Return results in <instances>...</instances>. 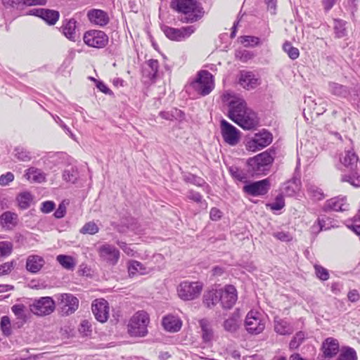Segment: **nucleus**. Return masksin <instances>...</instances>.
Masks as SVG:
<instances>
[{
	"label": "nucleus",
	"mask_w": 360,
	"mask_h": 360,
	"mask_svg": "<svg viewBox=\"0 0 360 360\" xmlns=\"http://www.w3.org/2000/svg\"><path fill=\"white\" fill-rule=\"evenodd\" d=\"M221 99L229 106V117L238 126L250 130L259 125L257 113L247 106L242 97L226 91L222 95Z\"/></svg>",
	"instance_id": "f257e3e1"
},
{
	"label": "nucleus",
	"mask_w": 360,
	"mask_h": 360,
	"mask_svg": "<svg viewBox=\"0 0 360 360\" xmlns=\"http://www.w3.org/2000/svg\"><path fill=\"white\" fill-rule=\"evenodd\" d=\"M171 8L184 15L181 18L183 22H196L203 14L196 0H172Z\"/></svg>",
	"instance_id": "f03ea898"
},
{
	"label": "nucleus",
	"mask_w": 360,
	"mask_h": 360,
	"mask_svg": "<svg viewBox=\"0 0 360 360\" xmlns=\"http://www.w3.org/2000/svg\"><path fill=\"white\" fill-rule=\"evenodd\" d=\"M190 86L197 94L205 96L214 88L213 75L207 70H200L198 72L195 79L191 82Z\"/></svg>",
	"instance_id": "7ed1b4c3"
},
{
	"label": "nucleus",
	"mask_w": 360,
	"mask_h": 360,
	"mask_svg": "<svg viewBox=\"0 0 360 360\" xmlns=\"http://www.w3.org/2000/svg\"><path fill=\"white\" fill-rule=\"evenodd\" d=\"M273 161L274 158L271 153L264 151L248 160V171L253 176L265 174Z\"/></svg>",
	"instance_id": "20e7f679"
},
{
	"label": "nucleus",
	"mask_w": 360,
	"mask_h": 360,
	"mask_svg": "<svg viewBox=\"0 0 360 360\" xmlns=\"http://www.w3.org/2000/svg\"><path fill=\"white\" fill-rule=\"evenodd\" d=\"M148 314L144 311L136 312L130 319L128 331L131 336L143 337L148 333Z\"/></svg>",
	"instance_id": "39448f33"
},
{
	"label": "nucleus",
	"mask_w": 360,
	"mask_h": 360,
	"mask_svg": "<svg viewBox=\"0 0 360 360\" xmlns=\"http://www.w3.org/2000/svg\"><path fill=\"white\" fill-rule=\"evenodd\" d=\"M202 288L200 282L183 281L177 287L178 296L184 301L193 300L200 296Z\"/></svg>",
	"instance_id": "423d86ee"
},
{
	"label": "nucleus",
	"mask_w": 360,
	"mask_h": 360,
	"mask_svg": "<svg viewBox=\"0 0 360 360\" xmlns=\"http://www.w3.org/2000/svg\"><path fill=\"white\" fill-rule=\"evenodd\" d=\"M97 252L100 260L110 266H115L120 258V250L113 245L107 243L101 245Z\"/></svg>",
	"instance_id": "0eeeda50"
},
{
	"label": "nucleus",
	"mask_w": 360,
	"mask_h": 360,
	"mask_svg": "<svg viewBox=\"0 0 360 360\" xmlns=\"http://www.w3.org/2000/svg\"><path fill=\"white\" fill-rule=\"evenodd\" d=\"M245 326L249 333L255 335L261 333L265 328L262 314L257 311H250L245 318Z\"/></svg>",
	"instance_id": "6e6552de"
},
{
	"label": "nucleus",
	"mask_w": 360,
	"mask_h": 360,
	"mask_svg": "<svg viewBox=\"0 0 360 360\" xmlns=\"http://www.w3.org/2000/svg\"><path fill=\"white\" fill-rule=\"evenodd\" d=\"M165 35L172 41H181L188 39L194 32L195 27L193 25L174 28L167 25L162 27Z\"/></svg>",
	"instance_id": "1a4fd4ad"
},
{
	"label": "nucleus",
	"mask_w": 360,
	"mask_h": 360,
	"mask_svg": "<svg viewBox=\"0 0 360 360\" xmlns=\"http://www.w3.org/2000/svg\"><path fill=\"white\" fill-rule=\"evenodd\" d=\"M272 134L267 130L263 129L255 134L254 136L247 142L246 148L250 151L255 152L269 146L272 142Z\"/></svg>",
	"instance_id": "9d476101"
},
{
	"label": "nucleus",
	"mask_w": 360,
	"mask_h": 360,
	"mask_svg": "<svg viewBox=\"0 0 360 360\" xmlns=\"http://www.w3.org/2000/svg\"><path fill=\"white\" fill-rule=\"evenodd\" d=\"M83 41L88 46L102 49L108 44V37L101 30H92L84 33Z\"/></svg>",
	"instance_id": "9b49d317"
},
{
	"label": "nucleus",
	"mask_w": 360,
	"mask_h": 360,
	"mask_svg": "<svg viewBox=\"0 0 360 360\" xmlns=\"http://www.w3.org/2000/svg\"><path fill=\"white\" fill-rule=\"evenodd\" d=\"M56 298L63 315L72 314L78 309L79 300L70 293L58 294Z\"/></svg>",
	"instance_id": "f8f14e48"
},
{
	"label": "nucleus",
	"mask_w": 360,
	"mask_h": 360,
	"mask_svg": "<svg viewBox=\"0 0 360 360\" xmlns=\"http://www.w3.org/2000/svg\"><path fill=\"white\" fill-rule=\"evenodd\" d=\"M56 308L54 300L51 297H43L34 300L30 305V310L38 316H45L51 314Z\"/></svg>",
	"instance_id": "ddd939ff"
},
{
	"label": "nucleus",
	"mask_w": 360,
	"mask_h": 360,
	"mask_svg": "<svg viewBox=\"0 0 360 360\" xmlns=\"http://www.w3.org/2000/svg\"><path fill=\"white\" fill-rule=\"evenodd\" d=\"M222 137L226 143L231 146H236L240 141V131L225 120L220 123Z\"/></svg>",
	"instance_id": "4468645a"
},
{
	"label": "nucleus",
	"mask_w": 360,
	"mask_h": 360,
	"mask_svg": "<svg viewBox=\"0 0 360 360\" xmlns=\"http://www.w3.org/2000/svg\"><path fill=\"white\" fill-rule=\"evenodd\" d=\"M349 209L346 196H336L327 200L322 207V210L328 212H345Z\"/></svg>",
	"instance_id": "2eb2a0df"
},
{
	"label": "nucleus",
	"mask_w": 360,
	"mask_h": 360,
	"mask_svg": "<svg viewBox=\"0 0 360 360\" xmlns=\"http://www.w3.org/2000/svg\"><path fill=\"white\" fill-rule=\"evenodd\" d=\"M270 189V181L268 179L250 183L243 186L245 193L252 196L264 195Z\"/></svg>",
	"instance_id": "dca6fc26"
},
{
	"label": "nucleus",
	"mask_w": 360,
	"mask_h": 360,
	"mask_svg": "<svg viewBox=\"0 0 360 360\" xmlns=\"http://www.w3.org/2000/svg\"><path fill=\"white\" fill-rule=\"evenodd\" d=\"M220 302L224 309H231L238 299L237 290L233 285H226L224 289L219 290Z\"/></svg>",
	"instance_id": "f3484780"
},
{
	"label": "nucleus",
	"mask_w": 360,
	"mask_h": 360,
	"mask_svg": "<svg viewBox=\"0 0 360 360\" xmlns=\"http://www.w3.org/2000/svg\"><path fill=\"white\" fill-rule=\"evenodd\" d=\"M92 312L97 321L104 323L109 316L108 303L104 299L96 300L92 303Z\"/></svg>",
	"instance_id": "a211bd4d"
},
{
	"label": "nucleus",
	"mask_w": 360,
	"mask_h": 360,
	"mask_svg": "<svg viewBox=\"0 0 360 360\" xmlns=\"http://www.w3.org/2000/svg\"><path fill=\"white\" fill-rule=\"evenodd\" d=\"M60 30L64 36L72 41H76L79 38L78 22L75 18L65 19Z\"/></svg>",
	"instance_id": "6ab92c4d"
},
{
	"label": "nucleus",
	"mask_w": 360,
	"mask_h": 360,
	"mask_svg": "<svg viewBox=\"0 0 360 360\" xmlns=\"http://www.w3.org/2000/svg\"><path fill=\"white\" fill-rule=\"evenodd\" d=\"M238 83L247 90L253 89L259 84V79L256 75L252 72L245 70L240 72Z\"/></svg>",
	"instance_id": "aec40b11"
},
{
	"label": "nucleus",
	"mask_w": 360,
	"mask_h": 360,
	"mask_svg": "<svg viewBox=\"0 0 360 360\" xmlns=\"http://www.w3.org/2000/svg\"><path fill=\"white\" fill-rule=\"evenodd\" d=\"M87 17L91 23L101 27L105 26L110 21L108 13L101 9L89 10Z\"/></svg>",
	"instance_id": "412c9836"
},
{
	"label": "nucleus",
	"mask_w": 360,
	"mask_h": 360,
	"mask_svg": "<svg viewBox=\"0 0 360 360\" xmlns=\"http://www.w3.org/2000/svg\"><path fill=\"white\" fill-rule=\"evenodd\" d=\"M159 70L158 60L150 59L146 62L143 68V77L147 80L146 82H154L157 77Z\"/></svg>",
	"instance_id": "4be33fe9"
},
{
	"label": "nucleus",
	"mask_w": 360,
	"mask_h": 360,
	"mask_svg": "<svg viewBox=\"0 0 360 360\" xmlns=\"http://www.w3.org/2000/svg\"><path fill=\"white\" fill-rule=\"evenodd\" d=\"M322 349L325 358L330 359L339 352V342L333 338H328L323 342Z\"/></svg>",
	"instance_id": "5701e85b"
},
{
	"label": "nucleus",
	"mask_w": 360,
	"mask_h": 360,
	"mask_svg": "<svg viewBox=\"0 0 360 360\" xmlns=\"http://www.w3.org/2000/svg\"><path fill=\"white\" fill-rule=\"evenodd\" d=\"M241 323V314L240 310L237 309L230 317L224 321V328L226 331L235 333Z\"/></svg>",
	"instance_id": "b1692460"
},
{
	"label": "nucleus",
	"mask_w": 360,
	"mask_h": 360,
	"mask_svg": "<svg viewBox=\"0 0 360 360\" xmlns=\"http://www.w3.org/2000/svg\"><path fill=\"white\" fill-rule=\"evenodd\" d=\"M164 328L169 332L175 333L180 330L182 326L181 319L174 315H167L162 319V321Z\"/></svg>",
	"instance_id": "393cba45"
},
{
	"label": "nucleus",
	"mask_w": 360,
	"mask_h": 360,
	"mask_svg": "<svg viewBox=\"0 0 360 360\" xmlns=\"http://www.w3.org/2000/svg\"><path fill=\"white\" fill-rule=\"evenodd\" d=\"M45 264L44 258L39 255H30L26 260V269L32 274L38 273Z\"/></svg>",
	"instance_id": "a878e982"
},
{
	"label": "nucleus",
	"mask_w": 360,
	"mask_h": 360,
	"mask_svg": "<svg viewBox=\"0 0 360 360\" xmlns=\"http://www.w3.org/2000/svg\"><path fill=\"white\" fill-rule=\"evenodd\" d=\"M300 180L297 178H292L283 184L282 194L286 196H293L300 191Z\"/></svg>",
	"instance_id": "bb28decb"
},
{
	"label": "nucleus",
	"mask_w": 360,
	"mask_h": 360,
	"mask_svg": "<svg viewBox=\"0 0 360 360\" xmlns=\"http://www.w3.org/2000/svg\"><path fill=\"white\" fill-rule=\"evenodd\" d=\"M0 222L4 228L11 229L15 227L18 222V214L10 211L4 212L0 216Z\"/></svg>",
	"instance_id": "cd10ccee"
},
{
	"label": "nucleus",
	"mask_w": 360,
	"mask_h": 360,
	"mask_svg": "<svg viewBox=\"0 0 360 360\" xmlns=\"http://www.w3.org/2000/svg\"><path fill=\"white\" fill-rule=\"evenodd\" d=\"M340 160L348 169H353L359 165V158L353 150L345 151Z\"/></svg>",
	"instance_id": "c85d7f7f"
},
{
	"label": "nucleus",
	"mask_w": 360,
	"mask_h": 360,
	"mask_svg": "<svg viewBox=\"0 0 360 360\" xmlns=\"http://www.w3.org/2000/svg\"><path fill=\"white\" fill-rule=\"evenodd\" d=\"M329 92L340 98H347L350 94L349 88L341 84L330 82L328 84Z\"/></svg>",
	"instance_id": "c756f323"
},
{
	"label": "nucleus",
	"mask_w": 360,
	"mask_h": 360,
	"mask_svg": "<svg viewBox=\"0 0 360 360\" xmlns=\"http://www.w3.org/2000/svg\"><path fill=\"white\" fill-rule=\"evenodd\" d=\"M24 176L30 182L41 183L45 181L46 176L44 172L36 167H30L25 171Z\"/></svg>",
	"instance_id": "7c9ffc66"
},
{
	"label": "nucleus",
	"mask_w": 360,
	"mask_h": 360,
	"mask_svg": "<svg viewBox=\"0 0 360 360\" xmlns=\"http://www.w3.org/2000/svg\"><path fill=\"white\" fill-rule=\"evenodd\" d=\"M199 324L202 331V338L204 342L210 343L214 338V331L211 323L207 319H201Z\"/></svg>",
	"instance_id": "2f4dec72"
},
{
	"label": "nucleus",
	"mask_w": 360,
	"mask_h": 360,
	"mask_svg": "<svg viewBox=\"0 0 360 360\" xmlns=\"http://www.w3.org/2000/svg\"><path fill=\"white\" fill-rule=\"evenodd\" d=\"M349 169L350 170L349 174L342 175V181L349 182L355 187H360V163L356 167Z\"/></svg>",
	"instance_id": "473e14b6"
},
{
	"label": "nucleus",
	"mask_w": 360,
	"mask_h": 360,
	"mask_svg": "<svg viewBox=\"0 0 360 360\" xmlns=\"http://www.w3.org/2000/svg\"><path fill=\"white\" fill-rule=\"evenodd\" d=\"M220 301L219 290H211L203 295V304L207 308H212Z\"/></svg>",
	"instance_id": "72a5a7b5"
},
{
	"label": "nucleus",
	"mask_w": 360,
	"mask_h": 360,
	"mask_svg": "<svg viewBox=\"0 0 360 360\" xmlns=\"http://www.w3.org/2000/svg\"><path fill=\"white\" fill-rule=\"evenodd\" d=\"M333 223H334L333 219L328 217H326V216L319 217L317 219L316 222L312 226V229L314 230L317 228L318 229L317 232H320L323 230L324 231L329 230L331 228H334V227L337 226Z\"/></svg>",
	"instance_id": "f704fd0d"
},
{
	"label": "nucleus",
	"mask_w": 360,
	"mask_h": 360,
	"mask_svg": "<svg viewBox=\"0 0 360 360\" xmlns=\"http://www.w3.org/2000/svg\"><path fill=\"white\" fill-rule=\"evenodd\" d=\"M25 307L22 304H15L11 307L13 313L18 320L13 326H17V328H20L26 321V315L25 313Z\"/></svg>",
	"instance_id": "c9c22d12"
},
{
	"label": "nucleus",
	"mask_w": 360,
	"mask_h": 360,
	"mask_svg": "<svg viewBox=\"0 0 360 360\" xmlns=\"http://www.w3.org/2000/svg\"><path fill=\"white\" fill-rule=\"evenodd\" d=\"M275 331L282 335H290L293 332V328L285 320L276 319L274 321Z\"/></svg>",
	"instance_id": "e433bc0d"
},
{
	"label": "nucleus",
	"mask_w": 360,
	"mask_h": 360,
	"mask_svg": "<svg viewBox=\"0 0 360 360\" xmlns=\"http://www.w3.org/2000/svg\"><path fill=\"white\" fill-rule=\"evenodd\" d=\"M128 272L130 276H134L136 274L144 275L149 271L148 269L140 262L131 261L128 266Z\"/></svg>",
	"instance_id": "4c0bfd02"
},
{
	"label": "nucleus",
	"mask_w": 360,
	"mask_h": 360,
	"mask_svg": "<svg viewBox=\"0 0 360 360\" xmlns=\"http://www.w3.org/2000/svg\"><path fill=\"white\" fill-rule=\"evenodd\" d=\"M59 12L54 10L43 8L41 18L46 21L49 25H55L59 19Z\"/></svg>",
	"instance_id": "58836bf2"
},
{
	"label": "nucleus",
	"mask_w": 360,
	"mask_h": 360,
	"mask_svg": "<svg viewBox=\"0 0 360 360\" xmlns=\"http://www.w3.org/2000/svg\"><path fill=\"white\" fill-rule=\"evenodd\" d=\"M346 21L340 19H334L333 30L335 36L337 38H342L347 36Z\"/></svg>",
	"instance_id": "ea45409f"
},
{
	"label": "nucleus",
	"mask_w": 360,
	"mask_h": 360,
	"mask_svg": "<svg viewBox=\"0 0 360 360\" xmlns=\"http://www.w3.org/2000/svg\"><path fill=\"white\" fill-rule=\"evenodd\" d=\"M307 193L308 195L314 201H319L325 198L323 191L314 184L307 186Z\"/></svg>",
	"instance_id": "a19ab883"
},
{
	"label": "nucleus",
	"mask_w": 360,
	"mask_h": 360,
	"mask_svg": "<svg viewBox=\"0 0 360 360\" xmlns=\"http://www.w3.org/2000/svg\"><path fill=\"white\" fill-rule=\"evenodd\" d=\"M336 360H357V354L354 349L343 347Z\"/></svg>",
	"instance_id": "79ce46f5"
},
{
	"label": "nucleus",
	"mask_w": 360,
	"mask_h": 360,
	"mask_svg": "<svg viewBox=\"0 0 360 360\" xmlns=\"http://www.w3.org/2000/svg\"><path fill=\"white\" fill-rule=\"evenodd\" d=\"M57 262L66 269H72L75 266L74 259L71 256L59 255L56 257Z\"/></svg>",
	"instance_id": "37998d69"
},
{
	"label": "nucleus",
	"mask_w": 360,
	"mask_h": 360,
	"mask_svg": "<svg viewBox=\"0 0 360 360\" xmlns=\"http://www.w3.org/2000/svg\"><path fill=\"white\" fill-rule=\"evenodd\" d=\"M18 205L21 209H27L30 207L32 200V195L29 192H23L17 197Z\"/></svg>",
	"instance_id": "c03bdc74"
},
{
	"label": "nucleus",
	"mask_w": 360,
	"mask_h": 360,
	"mask_svg": "<svg viewBox=\"0 0 360 360\" xmlns=\"http://www.w3.org/2000/svg\"><path fill=\"white\" fill-rule=\"evenodd\" d=\"M14 156L20 161L27 162L31 160L32 155L22 147H17L14 150Z\"/></svg>",
	"instance_id": "a18cd8bd"
},
{
	"label": "nucleus",
	"mask_w": 360,
	"mask_h": 360,
	"mask_svg": "<svg viewBox=\"0 0 360 360\" xmlns=\"http://www.w3.org/2000/svg\"><path fill=\"white\" fill-rule=\"evenodd\" d=\"M283 49L292 60L297 59L300 56V51L298 49L292 46L291 43L289 41H285L283 44Z\"/></svg>",
	"instance_id": "49530a36"
},
{
	"label": "nucleus",
	"mask_w": 360,
	"mask_h": 360,
	"mask_svg": "<svg viewBox=\"0 0 360 360\" xmlns=\"http://www.w3.org/2000/svg\"><path fill=\"white\" fill-rule=\"evenodd\" d=\"M184 180L198 187H202L206 184L203 179L192 174H185Z\"/></svg>",
	"instance_id": "de8ad7c7"
},
{
	"label": "nucleus",
	"mask_w": 360,
	"mask_h": 360,
	"mask_svg": "<svg viewBox=\"0 0 360 360\" xmlns=\"http://www.w3.org/2000/svg\"><path fill=\"white\" fill-rule=\"evenodd\" d=\"M305 339V334L302 331L297 332L293 338L291 340L289 344L290 349H297Z\"/></svg>",
	"instance_id": "09e8293b"
},
{
	"label": "nucleus",
	"mask_w": 360,
	"mask_h": 360,
	"mask_svg": "<svg viewBox=\"0 0 360 360\" xmlns=\"http://www.w3.org/2000/svg\"><path fill=\"white\" fill-rule=\"evenodd\" d=\"M99 231L98 226L96 224V223L93 221H89L86 223L83 227L80 230V233L83 234H90L94 235L98 233Z\"/></svg>",
	"instance_id": "8fccbe9b"
},
{
	"label": "nucleus",
	"mask_w": 360,
	"mask_h": 360,
	"mask_svg": "<svg viewBox=\"0 0 360 360\" xmlns=\"http://www.w3.org/2000/svg\"><path fill=\"white\" fill-rule=\"evenodd\" d=\"M0 328L4 335L8 336L11 334V321L8 316H4L1 317Z\"/></svg>",
	"instance_id": "3c124183"
},
{
	"label": "nucleus",
	"mask_w": 360,
	"mask_h": 360,
	"mask_svg": "<svg viewBox=\"0 0 360 360\" xmlns=\"http://www.w3.org/2000/svg\"><path fill=\"white\" fill-rule=\"evenodd\" d=\"M240 42L245 46H255L258 45L260 42V39L259 37L254 36H243L240 37Z\"/></svg>",
	"instance_id": "603ef678"
},
{
	"label": "nucleus",
	"mask_w": 360,
	"mask_h": 360,
	"mask_svg": "<svg viewBox=\"0 0 360 360\" xmlns=\"http://www.w3.org/2000/svg\"><path fill=\"white\" fill-rule=\"evenodd\" d=\"M13 250V243L10 241L0 242V257L10 255Z\"/></svg>",
	"instance_id": "864d4df0"
},
{
	"label": "nucleus",
	"mask_w": 360,
	"mask_h": 360,
	"mask_svg": "<svg viewBox=\"0 0 360 360\" xmlns=\"http://www.w3.org/2000/svg\"><path fill=\"white\" fill-rule=\"evenodd\" d=\"M229 172L233 178H235L240 181H243L246 179V175L243 172V171H242L241 169H240L238 167H237L236 166L230 167Z\"/></svg>",
	"instance_id": "5fc2aeb1"
},
{
	"label": "nucleus",
	"mask_w": 360,
	"mask_h": 360,
	"mask_svg": "<svg viewBox=\"0 0 360 360\" xmlns=\"http://www.w3.org/2000/svg\"><path fill=\"white\" fill-rule=\"evenodd\" d=\"M314 269L316 275L319 279L327 281L329 278V273L326 269L318 264L314 265Z\"/></svg>",
	"instance_id": "6e6d98bb"
},
{
	"label": "nucleus",
	"mask_w": 360,
	"mask_h": 360,
	"mask_svg": "<svg viewBox=\"0 0 360 360\" xmlns=\"http://www.w3.org/2000/svg\"><path fill=\"white\" fill-rule=\"evenodd\" d=\"M236 57L242 62H247L254 57V54L247 50H238L236 52Z\"/></svg>",
	"instance_id": "4d7b16f0"
},
{
	"label": "nucleus",
	"mask_w": 360,
	"mask_h": 360,
	"mask_svg": "<svg viewBox=\"0 0 360 360\" xmlns=\"http://www.w3.org/2000/svg\"><path fill=\"white\" fill-rule=\"evenodd\" d=\"M271 210H280L285 206V202L282 194L277 195L275 202L269 205Z\"/></svg>",
	"instance_id": "13d9d810"
},
{
	"label": "nucleus",
	"mask_w": 360,
	"mask_h": 360,
	"mask_svg": "<svg viewBox=\"0 0 360 360\" xmlns=\"http://www.w3.org/2000/svg\"><path fill=\"white\" fill-rule=\"evenodd\" d=\"M117 245L128 256H130V257L134 256L136 251L131 247L130 245H128L127 243H125L124 241H120V240L117 241Z\"/></svg>",
	"instance_id": "bf43d9fd"
},
{
	"label": "nucleus",
	"mask_w": 360,
	"mask_h": 360,
	"mask_svg": "<svg viewBox=\"0 0 360 360\" xmlns=\"http://www.w3.org/2000/svg\"><path fill=\"white\" fill-rule=\"evenodd\" d=\"M18 1L25 6H45L47 3V0H18Z\"/></svg>",
	"instance_id": "052dcab7"
},
{
	"label": "nucleus",
	"mask_w": 360,
	"mask_h": 360,
	"mask_svg": "<svg viewBox=\"0 0 360 360\" xmlns=\"http://www.w3.org/2000/svg\"><path fill=\"white\" fill-rule=\"evenodd\" d=\"M273 236L278 240L283 242H288L292 240V236L288 232L277 231L273 233Z\"/></svg>",
	"instance_id": "680f3d73"
},
{
	"label": "nucleus",
	"mask_w": 360,
	"mask_h": 360,
	"mask_svg": "<svg viewBox=\"0 0 360 360\" xmlns=\"http://www.w3.org/2000/svg\"><path fill=\"white\" fill-rule=\"evenodd\" d=\"M14 267L13 262H7L0 265V275L8 274Z\"/></svg>",
	"instance_id": "e2e57ef3"
},
{
	"label": "nucleus",
	"mask_w": 360,
	"mask_h": 360,
	"mask_svg": "<svg viewBox=\"0 0 360 360\" xmlns=\"http://www.w3.org/2000/svg\"><path fill=\"white\" fill-rule=\"evenodd\" d=\"M65 213L66 205L65 203V201H63L59 204L58 207L55 211L53 215L57 219H61L65 215Z\"/></svg>",
	"instance_id": "0e129e2a"
},
{
	"label": "nucleus",
	"mask_w": 360,
	"mask_h": 360,
	"mask_svg": "<svg viewBox=\"0 0 360 360\" xmlns=\"http://www.w3.org/2000/svg\"><path fill=\"white\" fill-rule=\"evenodd\" d=\"M347 227L353 231L356 235L360 236V219L357 217H354L352 224H348Z\"/></svg>",
	"instance_id": "69168bd1"
},
{
	"label": "nucleus",
	"mask_w": 360,
	"mask_h": 360,
	"mask_svg": "<svg viewBox=\"0 0 360 360\" xmlns=\"http://www.w3.org/2000/svg\"><path fill=\"white\" fill-rule=\"evenodd\" d=\"M14 179V175L11 172H7L0 176V185L6 186Z\"/></svg>",
	"instance_id": "338daca9"
},
{
	"label": "nucleus",
	"mask_w": 360,
	"mask_h": 360,
	"mask_svg": "<svg viewBox=\"0 0 360 360\" xmlns=\"http://www.w3.org/2000/svg\"><path fill=\"white\" fill-rule=\"evenodd\" d=\"M55 208V203L53 201H45L42 202L41 210L44 213H50Z\"/></svg>",
	"instance_id": "774afa93"
}]
</instances>
